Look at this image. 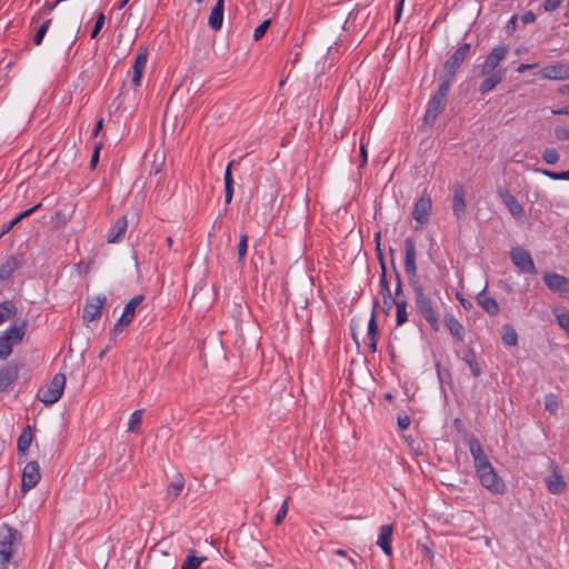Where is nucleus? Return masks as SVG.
Here are the masks:
<instances>
[{
  "instance_id": "obj_1",
  "label": "nucleus",
  "mask_w": 569,
  "mask_h": 569,
  "mask_svg": "<svg viewBox=\"0 0 569 569\" xmlns=\"http://www.w3.org/2000/svg\"><path fill=\"white\" fill-rule=\"evenodd\" d=\"M27 325L24 321L12 323L0 336V359L6 360L12 353V348L19 345L26 335Z\"/></svg>"
},
{
  "instance_id": "obj_2",
  "label": "nucleus",
  "mask_w": 569,
  "mask_h": 569,
  "mask_svg": "<svg viewBox=\"0 0 569 569\" xmlns=\"http://www.w3.org/2000/svg\"><path fill=\"white\" fill-rule=\"evenodd\" d=\"M480 483L493 495H502L506 491L503 480L495 471L490 462L476 468Z\"/></svg>"
},
{
  "instance_id": "obj_3",
  "label": "nucleus",
  "mask_w": 569,
  "mask_h": 569,
  "mask_svg": "<svg viewBox=\"0 0 569 569\" xmlns=\"http://www.w3.org/2000/svg\"><path fill=\"white\" fill-rule=\"evenodd\" d=\"M415 302L419 312L429 323L431 329L438 331L440 328L438 313L435 310L431 300L425 295L423 289L420 286L415 288Z\"/></svg>"
},
{
  "instance_id": "obj_4",
  "label": "nucleus",
  "mask_w": 569,
  "mask_h": 569,
  "mask_svg": "<svg viewBox=\"0 0 569 569\" xmlns=\"http://www.w3.org/2000/svg\"><path fill=\"white\" fill-rule=\"evenodd\" d=\"M66 387V377L62 373H56L50 381L38 392V401L44 405L56 403L62 396Z\"/></svg>"
},
{
  "instance_id": "obj_5",
  "label": "nucleus",
  "mask_w": 569,
  "mask_h": 569,
  "mask_svg": "<svg viewBox=\"0 0 569 569\" xmlns=\"http://www.w3.org/2000/svg\"><path fill=\"white\" fill-rule=\"evenodd\" d=\"M19 537L20 535L16 529L6 525L0 527V560L10 561Z\"/></svg>"
},
{
  "instance_id": "obj_6",
  "label": "nucleus",
  "mask_w": 569,
  "mask_h": 569,
  "mask_svg": "<svg viewBox=\"0 0 569 569\" xmlns=\"http://www.w3.org/2000/svg\"><path fill=\"white\" fill-rule=\"evenodd\" d=\"M537 77L546 80H569V64L563 61L548 64L537 72Z\"/></svg>"
},
{
  "instance_id": "obj_7",
  "label": "nucleus",
  "mask_w": 569,
  "mask_h": 569,
  "mask_svg": "<svg viewBox=\"0 0 569 569\" xmlns=\"http://www.w3.org/2000/svg\"><path fill=\"white\" fill-rule=\"evenodd\" d=\"M509 48L507 46H498L490 50L485 61L480 66V74L496 72L500 62L506 58Z\"/></svg>"
},
{
  "instance_id": "obj_8",
  "label": "nucleus",
  "mask_w": 569,
  "mask_h": 569,
  "mask_svg": "<svg viewBox=\"0 0 569 569\" xmlns=\"http://www.w3.org/2000/svg\"><path fill=\"white\" fill-rule=\"evenodd\" d=\"M512 263L522 272L533 274L537 272L535 262L530 253L521 247H513L510 250Z\"/></svg>"
},
{
  "instance_id": "obj_9",
  "label": "nucleus",
  "mask_w": 569,
  "mask_h": 569,
  "mask_svg": "<svg viewBox=\"0 0 569 569\" xmlns=\"http://www.w3.org/2000/svg\"><path fill=\"white\" fill-rule=\"evenodd\" d=\"M470 52V44L465 42L459 46L455 52L445 62V73L450 77H455L457 70L461 67L463 61L467 59Z\"/></svg>"
},
{
  "instance_id": "obj_10",
  "label": "nucleus",
  "mask_w": 569,
  "mask_h": 569,
  "mask_svg": "<svg viewBox=\"0 0 569 569\" xmlns=\"http://www.w3.org/2000/svg\"><path fill=\"white\" fill-rule=\"evenodd\" d=\"M545 286L552 292L566 295L569 292V278L557 272H545L542 276Z\"/></svg>"
},
{
  "instance_id": "obj_11",
  "label": "nucleus",
  "mask_w": 569,
  "mask_h": 569,
  "mask_svg": "<svg viewBox=\"0 0 569 569\" xmlns=\"http://www.w3.org/2000/svg\"><path fill=\"white\" fill-rule=\"evenodd\" d=\"M142 300L143 296L139 295L134 296L127 302V305L123 308L122 315L120 316V318L118 319L113 327L114 331H121L123 328L130 325L134 317L136 309L142 302Z\"/></svg>"
},
{
  "instance_id": "obj_12",
  "label": "nucleus",
  "mask_w": 569,
  "mask_h": 569,
  "mask_svg": "<svg viewBox=\"0 0 569 569\" xmlns=\"http://www.w3.org/2000/svg\"><path fill=\"white\" fill-rule=\"evenodd\" d=\"M550 470L551 475L545 479L547 489L552 495H559L565 491L566 482L558 463L553 460L550 461Z\"/></svg>"
},
{
  "instance_id": "obj_13",
  "label": "nucleus",
  "mask_w": 569,
  "mask_h": 569,
  "mask_svg": "<svg viewBox=\"0 0 569 569\" xmlns=\"http://www.w3.org/2000/svg\"><path fill=\"white\" fill-rule=\"evenodd\" d=\"M107 301L106 296L99 295L92 298H89L86 302L83 309V321L91 322L98 319L101 315V310Z\"/></svg>"
},
{
  "instance_id": "obj_14",
  "label": "nucleus",
  "mask_w": 569,
  "mask_h": 569,
  "mask_svg": "<svg viewBox=\"0 0 569 569\" xmlns=\"http://www.w3.org/2000/svg\"><path fill=\"white\" fill-rule=\"evenodd\" d=\"M432 209L429 196H421L413 204L412 217L420 226L428 222Z\"/></svg>"
},
{
  "instance_id": "obj_15",
  "label": "nucleus",
  "mask_w": 569,
  "mask_h": 569,
  "mask_svg": "<svg viewBox=\"0 0 569 569\" xmlns=\"http://www.w3.org/2000/svg\"><path fill=\"white\" fill-rule=\"evenodd\" d=\"M446 106V98L433 94L427 103L423 120L426 123L432 124L437 117L443 111Z\"/></svg>"
},
{
  "instance_id": "obj_16",
  "label": "nucleus",
  "mask_w": 569,
  "mask_h": 569,
  "mask_svg": "<svg viewBox=\"0 0 569 569\" xmlns=\"http://www.w3.org/2000/svg\"><path fill=\"white\" fill-rule=\"evenodd\" d=\"M148 62V49L146 47H141L138 53L134 57V61L132 64V83L136 87L140 86L141 77L143 71L146 70Z\"/></svg>"
},
{
  "instance_id": "obj_17",
  "label": "nucleus",
  "mask_w": 569,
  "mask_h": 569,
  "mask_svg": "<svg viewBox=\"0 0 569 569\" xmlns=\"http://www.w3.org/2000/svg\"><path fill=\"white\" fill-rule=\"evenodd\" d=\"M405 272L408 277L412 278L417 274L416 266V246L413 240L408 237L405 240Z\"/></svg>"
},
{
  "instance_id": "obj_18",
  "label": "nucleus",
  "mask_w": 569,
  "mask_h": 569,
  "mask_svg": "<svg viewBox=\"0 0 569 569\" xmlns=\"http://www.w3.org/2000/svg\"><path fill=\"white\" fill-rule=\"evenodd\" d=\"M33 439L32 427L27 426L18 438L17 450H18V463L24 462L28 449L31 446Z\"/></svg>"
},
{
  "instance_id": "obj_19",
  "label": "nucleus",
  "mask_w": 569,
  "mask_h": 569,
  "mask_svg": "<svg viewBox=\"0 0 569 569\" xmlns=\"http://www.w3.org/2000/svg\"><path fill=\"white\" fill-rule=\"evenodd\" d=\"M499 197L513 218L521 219L523 217L522 206L507 189H501Z\"/></svg>"
},
{
  "instance_id": "obj_20",
  "label": "nucleus",
  "mask_w": 569,
  "mask_h": 569,
  "mask_svg": "<svg viewBox=\"0 0 569 569\" xmlns=\"http://www.w3.org/2000/svg\"><path fill=\"white\" fill-rule=\"evenodd\" d=\"M486 78L479 86V92L486 94L492 91L505 78L506 69H498L496 72L483 74Z\"/></svg>"
},
{
  "instance_id": "obj_21",
  "label": "nucleus",
  "mask_w": 569,
  "mask_h": 569,
  "mask_svg": "<svg viewBox=\"0 0 569 569\" xmlns=\"http://www.w3.org/2000/svg\"><path fill=\"white\" fill-rule=\"evenodd\" d=\"M392 533H393V528L390 525H382L379 528L377 546L380 547L381 550L383 551V553L388 557L392 555V547H391Z\"/></svg>"
},
{
  "instance_id": "obj_22",
  "label": "nucleus",
  "mask_w": 569,
  "mask_h": 569,
  "mask_svg": "<svg viewBox=\"0 0 569 569\" xmlns=\"http://www.w3.org/2000/svg\"><path fill=\"white\" fill-rule=\"evenodd\" d=\"M488 284L486 283L485 288L477 295L478 305L490 316H496L499 313V305L495 298L488 295L487 292Z\"/></svg>"
},
{
  "instance_id": "obj_23",
  "label": "nucleus",
  "mask_w": 569,
  "mask_h": 569,
  "mask_svg": "<svg viewBox=\"0 0 569 569\" xmlns=\"http://www.w3.org/2000/svg\"><path fill=\"white\" fill-rule=\"evenodd\" d=\"M36 487V461L28 462L21 475V493L26 495Z\"/></svg>"
},
{
  "instance_id": "obj_24",
  "label": "nucleus",
  "mask_w": 569,
  "mask_h": 569,
  "mask_svg": "<svg viewBox=\"0 0 569 569\" xmlns=\"http://www.w3.org/2000/svg\"><path fill=\"white\" fill-rule=\"evenodd\" d=\"M470 455L473 459L475 469L479 466L486 465L489 461L488 457L483 453L482 446L475 437H469L467 440Z\"/></svg>"
},
{
  "instance_id": "obj_25",
  "label": "nucleus",
  "mask_w": 569,
  "mask_h": 569,
  "mask_svg": "<svg viewBox=\"0 0 569 569\" xmlns=\"http://www.w3.org/2000/svg\"><path fill=\"white\" fill-rule=\"evenodd\" d=\"M224 0H217L208 18L209 27L218 31L223 24Z\"/></svg>"
},
{
  "instance_id": "obj_26",
  "label": "nucleus",
  "mask_w": 569,
  "mask_h": 569,
  "mask_svg": "<svg viewBox=\"0 0 569 569\" xmlns=\"http://www.w3.org/2000/svg\"><path fill=\"white\" fill-rule=\"evenodd\" d=\"M379 286H380V295L382 296V299H383V306H385L386 312L389 313L391 310V300L393 298L391 297L390 286L387 280L386 266L382 261H381V273L379 277Z\"/></svg>"
},
{
  "instance_id": "obj_27",
  "label": "nucleus",
  "mask_w": 569,
  "mask_h": 569,
  "mask_svg": "<svg viewBox=\"0 0 569 569\" xmlns=\"http://www.w3.org/2000/svg\"><path fill=\"white\" fill-rule=\"evenodd\" d=\"M452 213L458 220H461L466 216L465 193L460 187L456 188L453 191Z\"/></svg>"
},
{
  "instance_id": "obj_28",
  "label": "nucleus",
  "mask_w": 569,
  "mask_h": 569,
  "mask_svg": "<svg viewBox=\"0 0 569 569\" xmlns=\"http://www.w3.org/2000/svg\"><path fill=\"white\" fill-rule=\"evenodd\" d=\"M128 223L124 216L117 219V221L112 224L108 232V242L114 243L119 242L126 233Z\"/></svg>"
},
{
  "instance_id": "obj_29",
  "label": "nucleus",
  "mask_w": 569,
  "mask_h": 569,
  "mask_svg": "<svg viewBox=\"0 0 569 569\" xmlns=\"http://www.w3.org/2000/svg\"><path fill=\"white\" fill-rule=\"evenodd\" d=\"M18 368L14 365L8 363L0 369V392L7 390V388L17 379Z\"/></svg>"
},
{
  "instance_id": "obj_30",
  "label": "nucleus",
  "mask_w": 569,
  "mask_h": 569,
  "mask_svg": "<svg viewBox=\"0 0 569 569\" xmlns=\"http://www.w3.org/2000/svg\"><path fill=\"white\" fill-rule=\"evenodd\" d=\"M445 322L449 332L459 340L463 339L465 329L462 325L452 315L445 316Z\"/></svg>"
},
{
  "instance_id": "obj_31",
  "label": "nucleus",
  "mask_w": 569,
  "mask_h": 569,
  "mask_svg": "<svg viewBox=\"0 0 569 569\" xmlns=\"http://www.w3.org/2000/svg\"><path fill=\"white\" fill-rule=\"evenodd\" d=\"M396 306V325L401 326L408 320L407 302L405 299L395 298L391 300V307Z\"/></svg>"
},
{
  "instance_id": "obj_32",
  "label": "nucleus",
  "mask_w": 569,
  "mask_h": 569,
  "mask_svg": "<svg viewBox=\"0 0 569 569\" xmlns=\"http://www.w3.org/2000/svg\"><path fill=\"white\" fill-rule=\"evenodd\" d=\"M501 340L508 347H515L518 343V335L512 326L503 325L501 329Z\"/></svg>"
},
{
  "instance_id": "obj_33",
  "label": "nucleus",
  "mask_w": 569,
  "mask_h": 569,
  "mask_svg": "<svg viewBox=\"0 0 569 569\" xmlns=\"http://www.w3.org/2000/svg\"><path fill=\"white\" fill-rule=\"evenodd\" d=\"M367 337L369 339V348L372 352H376L377 350V323H376V312L375 310L371 313V317L369 319L368 323V330H367Z\"/></svg>"
},
{
  "instance_id": "obj_34",
  "label": "nucleus",
  "mask_w": 569,
  "mask_h": 569,
  "mask_svg": "<svg viewBox=\"0 0 569 569\" xmlns=\"http://www.w3.org/2000/svg\"><path fill=\"white\" fill-rule=\"evenodd\" d=\"M17 315V307L12 301L0 302V326Z\"/></svg>"
},
{
  "instance_id": "obj_35",
  "label": "nucleus",
  "mask_w": 569,
  "mask_h": 569,
  "mask_svg": "<svg viewBox=\"0 0 569 569\" xmlns=\"http://www.w3.org/2000/svg\"><path fill=\"white\" fill-rule=\"evenodd\" d=\"M184 488V480L181 475L174 476L171 482L168 486L167 495L174 499L177 498Z\"/></svg>"
},
{
  "instance_id": "obj_36",
  "label": "nucleus",
  "mask_w": 569,
  "mask_h": 569,
  "mask_svg": "<svg viewBox=\"0 0 569 569\" xmlns=\"http://www.w3.org/2000/svg\"><path fill=\"white\" fill-rule=\"evenodd\" d=\"M19 262L16 258L11 257L6 260L0 267V281L7 280L11 277L14 270L18 268Z\"/></svg>"
},
{
  "instance_id": "obj_37",
  "label": "nucleus",
  "mask_w": 569,
  "mask_h": 569,
  "mask_svg": "<svg viewBox=\"0 0 569 569\" xmlns=\"http://www.w3.org/2000/svg\"><path fill=\"white\" fill-rule=\"evenodd\" d=\"M463 361L469 367L473 377H478L481 375V366L476 359V355L472 350H468L463 356Z\"/></svg>"
},
{
  "instance_id": "obj_38",
  "label": "nucleus",
  "mask_w": 569,
  "mask_h": 569,
  "mask_svg": "<svg viewBox=\"0 0 569 569\" xmlns=\"http://www.w3.org/2000/svg\"><path fill=\"white\" fill-rule=\"evenodd\" d=\"M36 211V206H32L31 208L20 212L18 216H16L11 221L3 224L1 234L8 233L10 230H12L22 219L30 216Z\"/></svg>"
},
{
  "instance_id": "obj_39",
  "label": "nucleus",
  "mask_w": 569,
  "mask_h": 569,
  "mask_svg": "<svg viewBox=\"0 0 569 569\" xmlns=\"http://www.w3.org/2000/svg\"><path fill=\"white\" fill-rule=\"evenodd\" d=\"M142 413H143V410L138 409V410H134L130 415L129 420H128V431H131V432H139L140 431V426H141V421H142Z\"/></svg>"
},
{
  "instance_id": "obj_40",
  "label": "nucleus",
  "mask_w": 569,
  "mask_h": 569,
  "mask_svg": "<svg viewBox=\"0 0 569 569\" xmlns=\"http://www.w3.org/2000/svg\"><path fill=\"white\" fill-rule=\"evenodd\" d=\"M557 323L566 331L569 338V311L568 310H555L553 311Z\"/></svg>"
},
{
  "instance_id": "obj_41",
  "label": "nucleus",
  "mask_w": 569,
  "mask_h": 569,
  "mask_svg": "<svg viewBox=\"0 0 569 569\" xmlns=\"http://www.w3.org/2000/svg\"><path fill=\"white\" fill-rule=\"evenodd\" d=\"M248 250V237L246 234H240L239 243L237 246L238 251V262L242 263L247 256Z\"/></svg>"
},
{
  "instance_id": "obj_42",
  "label": "nucleus",
  "mask_w": 569,
  "mask_h": 569,
  "mask_svg": "<svg viewBox=\"0 0 569 569\" xmlns=\"http://www.w3.org/2000/svg\"><path fill=\"white\" fill-rule=\"evenodd\" d=\"M453 79H455V77H450L445 73V78L440 82V84L436 91V94L441 96L447 99V96H448V92L450 90V86H451Z\"/></svg>"
},
{
  "instance_id": "obj_43",
  "label": "nucleus",
  "mask_w": 569,
  "mask_h": 569,
  "mask_svg": "<svg viewBox=\"0 0 569 569\" xmlns=\"http://www.w3.org/2000/svg\"><path fill=\"white\" fill-rule=\"evenodd\" d=\"M203 560V557H197L193 553L189 555L187 559L182 562L181 569H198Z\"/></svg>"
},
{
  "instance_id": "obj_44",
  "label": "nucleus",
  "mask_w": 569,
  "mask_h": 569,
  "mask_svg": "<svg viewBox=\"0 0 569 569\" xmlns=\"http://www.w3.org/2000/svg\"><path fill=\"white\" fill-rule=\"evenodd\" d=\"M559 408L558 399L553 393H549L545 397V409L550 413H555Z\"/></svg>"
},
{
  "instance_id": "obj_45",
  "label": "nucleus",
  "mask_w": 569,
  "mask_h": 569,
  "mask_svg": "<svg viewBox=\"0 0 569 569\" xmlns=\"http://www.w3.org/2000/svg\"><path fill=\"white\" fill-rule=\"evenodd\" d=\"M543 176H547L548 178L552 180H569V169L567 171L561 172H555L547 169L539 170Z\"/></svg>"
},
{
  "instance_id": "obj_46",
  "label": "nucleus",
  "mask_w": 569,
  "mask_h": 569,
  "mask_svg": "<svg viewBox=\"0 0 569 569\" xmlns=\"http://www.w3.org/2000/svg\"><path fill=\"white\" fill-rule=\"evenodd\" d=\"M542 158L548 164H555L559 160V153L555 148H547L542 153Z\"/></svg>"
},
{
  "instance_id": "obj_47",
  "label": "nucleus",
  "mask_w": 569,
  "mask_h": 569,
  "mask_svg": "<svg viewBox=\"0 0 569 569\" xmlns=\"http://www.w3.org/2000/svg\"><path fill=\"white\" fill-rule=\"evenodd\" d=\"M288 501H289V497L287 499H284L281 507L278 509L276 517H274L276 525H280L282 522V520L286 518V516L288 513Z\"/></svg>"
},
{
  "instance_id": "obj_48",
  "label": "nucleus",
  "mask_w": 569,
  "mask_h": 569,
  "mask_svg": "<svg viewBox=\"0 0 569 569\" xmlns=\"http://www.w3.org/2000/svg\"><path fill=\"white\" fill-rule=\"evenodd\" d=\"M269 26H270V20H264L263 22H261L253 31V39L254 40L261 39L264 36Z\"/></svg>"
},
{
  "instance_id": "obj_49",
  "label": "nucleus",
  "mask_w": 569,
  "mask_h": 569,
  "mask_svg": "<svg viewBox=\"0 0 569 569\" xmlns=\"http://www.w3.org/2000/svg\"><path fill=\"white\" fill-rule=\"evenodd\" d=\"M104 24V16L103 13H100L97 19H96V23H94V27L91 31V38L94 39L97 38V36L99 34V32L101 31L102 27Z\"/></svg>"
},
{
  "instance_id": "obj_50",
  "label": "nucleus",
  "mask_w": 569,
  "mask_h": 569,
  "mask_svg": "<svg viewBox=\"0 0 569 569\" xmlns=\"http://www.w3.org/2000/svg\"><path fill=\"white\" fill-rule=\"evenodd\" d=\"M562 0H546L542 8L546 12H552L560 7Z\"/></svg>"
},
{
  "instance_id": "obj_51",
  "label": "nucleus",
  "mask_w": 569,
  "mask_h": 569,
  "mask_svg": "<svg viewBox=\"0 0 569 569\" xmlns=\"http://www.w3.org/2000/svg\"><path fill=\"white\" fill-rule=\"evenodd\" d=\"M50 23L51 19H48L38 27V46L42 42V39L50 27Z\"/></svg>"
},
{
  "instance_id": "obj_52",
  "label": "nucleus",
  "mask_w": 569,
  "mask_h": 569,
  "mask_svg": "<svg viewBox=\"0 0 569 569\" xmlns=\"http://www.w3.org/2000/svg\"><path fill=\"white\" fill-rule=\"evenodd\" d=\"M555 134L559 140H569V128L558 127L555 129Z\"/></svg>"
},
{
  "instance_id": "obj_53",
  "label": "nucleus",
  "mask_w": 569,
  "mask_h": 569,
  "mask_svg": "<svg viewBox=\"0 0 569 569\" xmlns=\"http://www.w3.org/2000/svg\"><path fill=\"white\" fill-rule=\"evenodd\" d=\"M233 197V182L224 183V202L229 204Z\"/></svg>"
},
{
  "instance_id": "obj_54",
  "label": "nucleus",
  "mask_w": 569,
  "mask_h": 569,
  "mask_svg": "<svg viewBox=\"0 0 569 569\" xmlns=\"http://www.w3.org/2000/svg\"><path fill=\"white\" fill-rule=\"evenodd\" d=\"M397 423L400 430H406L410 426V418L407 415L399 416Z\"/></svg>"
},
{
  "instance_id": "obj_55",
  "label": "nucleus",
  "mask_w": 569,
  "mask_h": 569,
  "mask_svg": "<svg viewBox=\"0 0 569 569\" xmlns=\"http://www.w3.org/2000/svg\"><path fill=\"white\" fill-rule=\"evenodd\" d=\"M536 20V14L532 11H527L521 16V21L525 24L531 23Z\"/></svg>"
},
{
  "instance_id": "obj_56",
  "label": "nucleus",
  "mask_w": 569,
  "mask_h": 569,
  "mask_svg": "<svg viewBox=\"0 0 569 569\" xmlns=\"http://www.w3.org/2000/svg\"><path fill=\"white\" fill-rule=\"evenodd\" d=\"M537 66H538V63H520V64L517 67L516 71H517L518 73H523V72H526L527 70H530V69L536 68Z\"/></svg>"
},
{
  "instance_id": "obj_57",
  "label": "nucleus",
  "mask_w": 569,
  "mask_h": 569,
  "mask_svg": "<svg viewBox=\"0 0 569 569\" xmlns=\"http://www.w3.org/2000/svg\"><path fill=\"white\" fill-rule=\"evenodd\" d=\"M231 166H232V162H230L226 170H224V174H223V181L224 183H230V182H233V178H232V173H231Z\"/></svg>"
},
{
  "instance_id": "obj_58",
  "label": "nucleus",
  "mask_w": 569,
  "mask_h": 569,
  "mask_svg": "<svg viewBox=\"0 0 569 569\" xmlns=\"http://www.w3.org/2000/svg\"><path fill=\"white\" fill-rule=\"evenodd\" d=\"M100 148H101L100 144L94 147V151H93V154L90 160L91 167H94L99 160Z\"/></svg>"
},
{
  "instance_id": "obj_59",
  "label": "nucleus",
  "mask_w": 569,
  "mask_h": 569,
  "mask_svg": "<svg viewBox=\"0 0 569 569\" xmlns=\"http://www.w3.org/2000/svg\"><path fill=\"white\" fill-rule=\"evenodd\" d=\"M360 157H361V166H365L368 161V153H367L366 147L363 146L362 142L360 144Z\"/></svg>"
},
{
  "instance_id": "obj_60",
  "label": "nucleus",
  "mask_w": 569,
  "mask_h": 569,
  "mask_svg": "<svg viewBox=\"0 0 569 569\" xmlns=\"http://www.w3.org/2000/svg\"><path fill=\"white\" fill-rule=\"evenodd\" d=\"M552 113L553 114H566V116H569V104L566 106V107L559 108V109H553Z\"/></svg>"
},
{
  "instance_id": "obj_61",
  "label": "nucleus",
  "mask_w": 569,
  "mask_h": 569,
  "mask_svg": "<svg viewBox=\"0 0 569 569\" xmlns=\"http://www.w3.org/2000/svg\"><path fill=\"white\" fill-rule=\"evenodd\" d=\"M400 292H401V280H400L399 274L397 273V284L395 288V295H396L395 298H399L398 296L400 295Z\"/></svg>"
},
{
  "instance_id": "obj_62",
  "label": "nucleus",
  "mask_w": 569,
  "mask_h": 569,
  "mask_svg": "<svg viewBox=\"0 0 569 569\" xmlns=\"http://www.w3.org/2000/svg\"><path fill=\"white\" fill-rule=\"evenodd\" d=\"M128 2H129V0H121L114 7L117 10H122L127 6Z\"/></svg>"
},
{
  "instance_id": "obj_63",
  "label": "nucleus",
  "mask_w": 569,
  "mask_h": 569,
  "mask_svg": "<svg viewBox=\"0 0 569 569\" xmlns=\"http://www.w3.org/2000/svg\"><path fill=\"white\" fill-rule=\"evenodd\" d=\"M102 128V119H100L94 127L93 134L97 136Z\"/></svg>"
},
{
  "instance_id": "obj_64",
  "label": "nucleus",
  "mask_w": 569,
  "mask_h": 569,
  "mask_svg": "<svg viewBox=\"0 0 569 569\" xmlns=\"http://www.w3.org/2000/svg\"><path fill=\"white\" fill-rule=\"evenodd\" d=\"M560 93H567L569 94V84H563L559 89Z\"/></svg>"
}]
</instances>
